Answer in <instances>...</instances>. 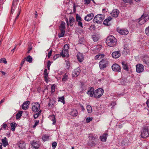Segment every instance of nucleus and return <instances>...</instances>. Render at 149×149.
Instances as JSON below:
<instances>
[{"label": "nucleus", "mask_w": 149, "mask_h": 149, "mask_svg": "<svg viewBox=\"0 0 149 149\" xmlns=\"http://www.w3.org/2000/svg\"><path fill=\"white\" fill-rule=\"evenodd\" d=\"M104 18V16L102 15H97L95 16L93 20L95 22L100 24L102 22Z\"/></svg>", "instance_id": "7ed1b4c3"}, {"label": "nucleus", "mask_w": 149, "mask_h": 149, "mask_svg": "<svg viewBox=\"0 0 149 149\" xmlns=\"http://www.w3.org/2000/svg\"><path fill=\"white\" fill-rule=\"evenodd\" d=\"M20 12H21V10L20 9L19 10V11L18 13H17V16L16 17V18H15V20L14 21V22H15L16 20L18 18L19 16V14L20 13Z\"/></svg>", "instance_id": "5fc2aeb1"}, {"label": "nucleus", "mask_w": 149, "mask_h": 149, "mask_svg": "<svg viewBox=\"0 0 149 149\" xmlns=\"http://www.w3.org/2000/svg\"><path fill=\"white\" fill-rule=\"evenodd\" d=\"M112 70L115 72H120L121 68L120 66L117 64H114L112 66Z\"/></svg>", "instance_id": "6e6552de"}, {"label": "nucleus", "mask_w": 149, "mask_h": 149, "mask_svg": "<svg viewBox=\"0 0 149 149\" xmlns=\"http://www.w3.org/2000/svg\"><path fill=\"white\" fill-rule=\"evenodd\" d=\"M102 46L101 45H97L96 46V48L97 49L100 51L102 48Z\"/></svg>", "instance_id": "603ef678"}, {"label": "nucleus", "mask_w": 149, "mask_h": 149, "mask_svg": "<svg viewBox=\"0 0 149 149\" xmlns=\"http://www.w3.org/2000/svg\"><path fill=\"white\" fill-rule=\"evenodd\" d=\"M68 74H69L68 73H66L64 75L62 79V81H65L67 80L69 78Z\"/></svg>", "instance_id": "c85d7f7f"}, {"label": "nucleus", "mask_w": 149, "mask_h": 149, "mask_svg": "<svg viewBox=\"0 0 149 149\" xmlns=\"http://www.w3.org/2000/svg\"><path fill=\"white\" fill-rule=\"evenodd\" d=\"M52 91V92H54L55 91V86L53 85L51 87Z\"/></svg>", "instance_id": "13d9d810"}, {"label": "nucleus", "mask_w": 149, "mask_h": 149, "mask_svg": "<svg viewBox=\"0 0 149 149\" xmlns=\"http://www.w3.org/2000/svg\"><path fill=\"white\" fill-rule=\"evenodd\" d=\"M149 136L148 129L147 128H143L141 131V136L142 138H146Z\"/></svg>", "instance_id": "423d86ee"}, {"label": "nucleus", "mask_w": 149, "mask_h": 149, "mask_svg": "<svg viewBox=\"0 0 149 149\" xmlns=\"http://www.w3.org/2000/svg\"><path fill=\"white\" fill-rule=\"evenodd\" d=\"M57 143L56 142H54L52 143V145L53 148L55 149L57 146Z\"/></svg>", "instance_id": "3c124183"}, {"label": "nucleus", "mask_w": 149, "mask_h": 149, "mask_svg": "<svg viewBox=\"0 0 149 149\" xmlns=\"http://www.w3.org/2000/svg\"><path fill=\"white\" fill-rule=\"evenodd\" d=\"M120 55L121 54L119 51L113 52L112 54L113 57L115 58H118Z\"/></svg>", "instance_id": "9b49d317"}, {"label": "nucleus", "mask_w": 149, "mask_h": 149, "mask_svg": "<svg viewBox=\"0 0 149 149\" xmlns=\"http://www.w3.org/2000/svg\"><path fill=\"white\" fill-rule=\"evenodd\" d=\"M106 42L108 46L113 47L116 45L117 40L113 36H110L107 38Z\"/></svg>", "instance_id": "f257e3e1"}, {"label": "nucleus", "mask_w": 149, "mask_h": 149, "mask_svg": "<svg viewBox=\"0 0 149 149\" xmlns=\"http://www.w3.org/2000/svg\"><path fill=\"white\" fill-rule=\"evenodd\" d=\"M104 93V90L101 88H99L95 91L94 97L96 98L100 97Z\"/></svg>", "instance_id": "20e7f679"}, {"label": "nucleus", "mask_w": 149, "mask_h": 149, "mask_svg": "<svg viewBox=\"0 0 149 149\" xmlns=\"http://www.w3.org/2000/svg\"><path fill=\"white\" fill-rule=\"evenodd\" d=\"M30 104V102L29 101H26L24 102L22 105V108L24 110H26L29 108V106Z\"/></svg>", "instance_id": "f8f14e48"}, {"label": "nucleus", "mask_w": 149, "mask_h": 149, "mask_svg": "<svg viewBox=\"0 0 149 149\" xmlns=\"http://www.w3.org/2000/svg\"><path fill=\"white\" fill-rule=\"evenodd\" d=\"M112 19L111 17H109L105 19L103 21V24L105 25H108L109 22Z\"/></svg>", "instance_id": "393cba45"}, {"label": "nucleus", "mask_w": 149, "mask_h": 149, "mask_svg": "<svg viewBox=\"0 0 149 149\" xmlns=\"http://www.w3.org/2000/svg\"><path fill=\"white\" fill-rule=\"evenodd\" d=\"M145 32L146 34L148 36H149V27L146 28L145 29Z\"/></svg>", "instance_id": "de8ad7c7"}, {"label": "nucleus", "mask_w": 149, "mask_h": 149, "mask_svg": "<svg viewBox=\"0 0 149 149\" xmlns=\"http://www.w3.org/2000/svg\"><path fill=\"white\" fill-rule=\"evenodd\" d=\"M136 69L137 72H141L144 70V66L141 64H137L136 66Z\"/></svg>", "instance_id": "1a4fd4ad"}, {"label": "nucleus", "mask_w": 149, "mask_h": 149, "mask_svg": "<svg viewBox=\"0 0 149 149\" xmlns=\"http://www.w3.org/2000/svg\"><path fill=\"white\" fill-rule=\"evenodd\" d=\"M86 108L88 113H91L92 111V109L91 106L88 105L87 106Z\"/></svg>", "instance_id": "72a5a7b5"}, {"label": "nucleus", "mask_w": 149, "mask_h": 149, "mask_svg": "<svg viewBox=\"0 0 149 149\" xmlns=\"http://www.w3.org/2000/svg\"><path fill=\"white\" fill-rule=\"evenodd\" d=\"M51 119L52 121H53V123L52 124L53 125H55V123H56V120L55 117V116L54 115L52 116H51Z\"/></svg>", "instance_id": "e433bc0d"}, {"label": "nucleus", "mask_w": 149, "mask_h": 149, "mask_svg": "<svg viewBox=\"0 0 149 149\" xmlns=\"http://www.w3.org/2000/svg\"><path fill=\"white\" fill-rule=\"evenodd\" d=\"M59 56V54L55 55L53 57V59L54 60H55L57 59Z\"/></svg>", "instance_id": "4d7b16f0"}, {"label": "nucleus", "mask_w": 149, "mask_h": 149, "mask_svg": "<svg viewBox=\"0 0 149 149\" xmlns=\"http://www.w3.org/2000/svg\"><path fill=\"white\" fill-rule=\"evenodd\" d=\"M18 145L20 149H25V144L22 141H20L18 143Z\"/></svg>", "instance_id": "a211bd4d"}, {"label": "nucleus", "mask_w": 149, "mask_h": 149, "mask_svg": "<svg viewBox=\"0 0 149 149\" xmlns=\"http://www.w3.org/2000/svg\"><path fill=\"white\" fill-rule=\"evenodd\" d=\"M139 23L141 25L144 24L146 21L143 18H142V16L139 18Z\"/></svg>", "instance_id": "7c9ffc66"}, {"label": "nucleus", "mask_w": 149, "mask_h": 149, "mask_svg": "<svg viewBox=\"0 0 149 149\" xmlns=\"http://www.w3.org/2000/svg\"><path fill=\"white\" fill-rule=\"evenodd\" d=\"M104 56V54H98L95 57V60L100 59L103 58Z\"/></svg>", "instance_id": "473e14b6"}, {"label": "nucleus", "mask_w": 149, "mask_h": 149, "mask_svg": "<svg viewBox=\"0 0 149 149\" xmlns=\"http://www.w3.org/2000/svg\"><path fill=\"white\" fill-rule=\"evenodd\" d=\"M108 134H104L102 136H100L101 139L103 141H105L107 138Z\"/></svg>", "instance_id": "bb28decb"}, {"label": "nucleus", "mask_w": 149, "mask_h": 149, "mask_svg": "<svg viewBox=\"0 0 149 149\" xmlns=\"http://www.w3.org/2000/svg\"><path fill=\"white\" fill-rule=\"evenodd\" d=\"M79 42L80 44H83L84 43V41L83 40V39H80L79 41Z\"/></svg>", "instance_id": "69168bd1"}, {"label": "nucleus", "mask_w": 149, "mask_h": 149, "mask_svg": "<svg viewBox=\"0 0 149 149\" xmlns=\"http://www.w3.org/2000/svg\"><path fill=\"white\" fill-rule=\"evenodd\" d=\"M109 61L107 59H102L99 62V65L100 69H104L108 65Z\"/></svg>", "instance_id": "f03ea898"}, {"label": "nucleus", "mask_w": 149, "mask_h": 149, "mask_svg": "<svg viewBox=\"0 0 149 149\" xmlns=\"http://www.w3.org/2000/svg\"><path fill=\"white\" fill-rule=\"evenodd\" d=\"M48 105L49 107H53L54 106V104L53 103L52 101L51 100H50Z\"/></svg>", "instance_id": "49530a36"}, {"label": "nucleus", "mask_w": 149, "mask_h": 149, "mask_svg": "<svg viewBox=\"0 0 149 149\" xmlns=\"http://www.w3.org/2000/svg\"><path fill=\"white\" fill-rule=\"evenodd\" d=\"M82 20L81 21H79L77 22H78V25L79 26H80L81 27V28H83V24L82 23Z\"/></svg>", "instance_id": "c03bdc74"}, {"label": "nucleus", "mask_w": 149, "mask_h": 149, "mask_svg": "<svg viewBox=\"0 0 149 149\" xmlns=\"http://www.w3.org/2000/svg\"><path fill=\"white\" fill-rule=\"evenodd\" d=\"M47 70L45 69L44 70L43 73V75L45 78V80L47 83H48V79H49V77H48V73L47 72Z\"/></svg>", "instance_id": "dca6fc26"}, {"label": "nucleus", "mask_w": 149, "mask_h": 149, "mask_svg": "<svg viewBox=\"0 0 149 149\" xmlns=\"http://www.w3.org/2000/svg\"><path fill=\"white\" fill-rule=\"evenodd\" d=\"M93 41L94 42H97L99 39L98 37L95 35L93 36Z\"/></svg>", "instance_id": "79ce46f5"}, {"label": "nucleus", "mask_w": 149, "mask_h": 149, "mask_svg": "<svg viewBox=\"0 0 149 149\" xmlns=\"http://www.w3.org/2000/svg\"><path fill=\"white\" fill-rule=\"evenodd\" d=\"M143 62L147 65H149V57L147 56H145L143 59Z\"/></svg>", "instance_id": "4be33fe9"}, {"label": "nucleus", "mask_w": 149, "mask_h": 149, "mask_svg": "<svg viewBox=\"0 0 149 149\" xmlns=\"http://www.w3.org/2000/svg\"><path fill=\"white\" fill-rule=\"evenodd\" d=\"M32 145L36 149H38L40 146V145L37 141L33 142L32 143Z\"/></svg>", "instance_id": "a878e982"}, {"label": "nucleus", "mask_w": 149, "mask_h": 149, "mask_svg": "<svg viewBox=\"0 0 149 149\" xmlns=\"http://www.w3.org/2000/svg\"><path fill=\"white\" fill-rule=\"evenodd\" d=\"M39 120H35V124L33 126V128H35L36 126L38 125L39 123Z\"/></svg>", "instance_id": "a18cd8bd"}, {"label": "nucleus", "mask_w": 149, "mask_h": 149, "mask_svg": "<svg viewBox=\"0 0 149 149\" xmlns=\"http://www.w3.org/2000/svg\"><path fill=\"white\" fill-rule=\"evenodd\" d=\"M25 61V60L24 59L23 60H22V62H21V64H20L21 66L20 67V68H21L22 67V66L24 64Z\"/></svg>", "instance_id": "e2e57ef3"}, {"label": "nucleus", "mask_w": 149, "mask_h": 149, "mask_svg": "<svg viewBox=\"0 0 149 149\" xmlns=\"http://www.w3.org/2000/svg\"><path fill=\"white\" fill-rule=\"evenodd\" d=\"M17 0H13V4H12V8H11V12H12L13 6L15 5V4H16V2L17 1Z\"/></svg>", "instance_id": "8fccbe9b"}, {"label": "nucleus", "mask_w": 149, "mask_h": 149, "mask_svg": "<svg viewBox=\"0 0 149 149\" xmlns=\"http://www.w3.org/2000/svg\"><path fill=\"white\" fill-rule=\"evenodd\" d=\"M52 54V51L51 50L50 52H49L47 56L48 58H49L51 56Z\"/></svg>", "instance_id": "680f3d73"}, {"label": "nucleus", "mask_w": 149, "mask_h": 149, "mask_svg": "<svg viewBox=\"0 0 149 149\" xmlns=\"http://www.w3.org/2000/svg\"><path fill=\"white\" fill-rule=\"evenodd\" d=\"M2 62L4 63L5 64L7 63V62L5 58H2L0 59V63Z\"/></svg>", "instance_id": "37998d69"}, {"label": "nucleus", "mask_w": 149, "mask_h": 149, "mask_svg": "<svg viewBox=\"0 0 149 149\" xmlns=\"http://www.w3.org/2000/svg\"><path fill=\"white\" fill-rule=\"evenodd\" d=\"M75 19L73 17H70L69 19V25L71 26H72L73 25V23Z\"/></svg>", "instance_id": "412c9836"}, {"label": "nucleus", "mask_w": 149, "mask_h": 149, "mask_svg": "<svg viewBox=\"0 0 149 149\" xmlns=\"http://www.w3.org/2000/svg\"><path fill=\"white\" fill-rule=\"evenodd\" d=\"M76 20L77 22L82 20L81 17L78 14L76 15Z\"/></svg>", "instance_id": "a19ab883"}, {"label": "nucleus", "mask_w": 149, "mask_h": 149, "mask_svg": "<svg viewBox=\"0 0 149 149\" xmlns=\"http://www.w3.org/2000/svg\"><path fill=\"white\" fill-rule=\"evenodd\" d=\"M94 89L93 88H91L87 92L88 95L90 97H92L94 95Z\"/></svg>", "instance_id": "2eb2a0df"}, {"label": "nucleus", "mask_w": 149, "mask_h": 149, "mask_svg": "<svg viewBox=\"0 0 149 149\" xmlns=\"http://www.w3.org/2000/svg\"><path fill=\"white\" fill-rule=\"evenodd\" d=\"M92 119L93 118H87L86 119V122L87 123H88L89 122H90L92 120Z\"/></svg>", "instance_id": "864d4df0"}, {"label": "nucleus", "mask_w": 149, "mask_h": 149, "mask_svg": "<svg viewBox=\"0 0 149 149\" xmlns=\"http://www.w3.org/2000/svg\"><path fill=\"white\" fill-rule=\"evenodd\" d=\"M58 101H61V102L63 103V104H64V97L62 96L61 97H59Z\"/></svg>", "instance_id": "ea45409f"}, {"label": "nucleus", "mask_w": 149, "mask_h": 149, "mask_svg": "<svg viewBox=\"0 0 149 149\" xmlns=\"http://www.w3.org/2000/svg\"><path fill=\"white\" fill-rule=\"evenodd\" d=\"M125 3H130L132 2V0H123Z\"/></svg>", "instance_id": "bf43d9fd"}, {"label": "nucleus", "mask_w": 149, "mask_h": 149, "mask_svg": "<svg viewBox=\"0 0 149 149\" xmlns=\"http://www.w3.org/2000/svg\"><path fill=\"white\" fill-rule=\"evenodd\" d=\"M22 111H20L17 114L16 119H18L20 117L22 116Z\"/></svg>", "instance_id": "58836bf2"}, {"label": "nucleus", "mask_w": 149, "mask_h": 149, "mask_svg": "<svg viewBox=\"0 0 149 149\" xmlns=\"http://www.w3.org/2000/svg\"><path fill=\"white\" fill-rule=\"evenodd\" d=\"M32 57L30 56H28L26 58V60L29 63H31L32 61Z\"/></svg>", "instance_id": "4c0bfd02"}, {"label": "nucleus", "mask_w": 149, "mask_h": 149, "mask_svg": "<svg viewBox=\"0 0 149 149\" xmlns=\"http://www.w3.org/2000/svg\"><path fill=\"white\" fill-rule=\"evenodd\" d=\"M2 142L3 143V145L4 147H6L8 145L7 139L6 137L2 139Z\"/></svg>", "instance_id": "b1692460"}, {"label": "nucleus", "mask_w": 149, "mask_h": 149, "mask_svg": "<svg viewBox=\"0 0 149 149\" xmlns=\"http://www.w3.org/2000/svg\"><path fill=\"white\" fill-rule=\"evenodd\" d=\"M94 16V15L92 13H90L85 17L84 19L86 21H89L93 19Z\"/></svg>", "instance_id": "ddd939ff"}, {"label": "nucleus", "mask_w": 149, "mask_h": 149, "mask_svg": "<svg viewBox=\"0 0 149 149\" xmlns=\"http://www.w3.org/2000/svg\"><path fill=\"white\" fill-rule=\"evenodd\" d=\"M3 127L4 129L6 130V128L7 127V124L5 123H3Z\"/></svg>", "instance_id": "0e129e2a"}, {"label": "nucleus", "mask_w": 149, "mask_h": 149, "mask_svg": "<svg viewBox=\"0 0 149 149\" xmlns=\"http://www.w3.org/2000/svg\"><path fill=\"white\" fill-rule=\"evenodd\" d=\"M65 22L63 21H62L61 22V24L59 27L60 30L65 31Z\"/></svg>", "instance_id": "5701e85b"}, {"label": "nucleus", "mask_w": 149, "mask_h": 149, "mask_svg": "<svg viewBox=\"0 0 149 149\" xmlns=\"http://www.w3.org/2000/svg\"><path fill=\"white\" fill-rule=\"evenodd\" d=\"M146 103L148 107L149 108V99L146 102Z\"/></svg>", "instance_id": "774afa93"}, {"label": "nucleus", "mask_w": 149, "mask_h": 149, "mask_svg": "<svg viewBox=\"0 0 149 149\" xmlns=\"http://www.w3.org/2000/svg\"><path fill=\"white\" fill-rule=\"evenodd\" d=\"M69 48V45L68 44L65 45L64 46V50H67L68 51V49Z\"/></svg>", "instance_id": "09e8293b"}, {"label": "nucleus", "mask_w": 149, "mask_h": 149, "mask_svg": "<svg viewBox=\"0 0 149 149\" xmlns=\"http://www.w3.org/2000/svg\"><path fill=\"white\" fill-rule=\"evenodd\" d=\"M60 54L63 57H68L69 56L68 51L65 50H63V51L60 53Z\"/></svg>", "instance_id": "6ab92c4d"}, {"label": "nucleus", "mask_w": 149, "mask_h": 149, "mask_svg": "<svg viewBox=\"0 0 149 149\" xmlns=\"http://www.w3.org/2000/svg\"><path fill=\"white\" fill-rule=\"evenodd\" d=\"M32 49V46L31 44H29L28 45V49L31 50Z\"/></svg>", "instance_id": "052dcab7"}, {"label": "nucleus", "mask_w": 149, "mask_h": 149, "mask_svg": "<svg viewBox=\"0 0 149 149\" xmlns=\"http://www.w3.org/2000/svg\"><path fill=\"white\" fill-rule=\"evenodd\" d=\"M117 31L120 34L125 35L129 33V31L126 29H121L118 28L116 29Z\"/></svg>", "instance_id": "0eeeda50"}, {"label": "nucleus", "mask_w": 149, "mask_h": 149, "mask_svg": "<svg viewBox=\"0 0 149 149\" xmlns=\"http://www.w3.org/2000/svg\"><path fill=\"white\" fill-rule=\"evenodd\" d=\"M61 31V33L58 34V37L61 38L63 37L64 36L65 33V30H60Z\"/></svg>", "instance_id": "f704fd0d"}, {"label": "nucleus", "mask_w": 149, "mask_h": 149, "mask_svg": "<svg viewBox=\"0 0 149 149\" xmlns=\"http://www.w3.org/2000/svg\"><path fill=\"white\" fill-rule=\"evenodd\" d=\"M77 57L79 61L80 62L83 61L84 59V56L81 53H78L77 55Z\"/></svg>", "instance_id": "f3484780"}, {"label": "nucleus", "mask_w": 149, "mask_h": 149, "mask_svg": "<svg viewBox=\"0 0 149 149\" xmlns=\"http://www.w3.org/2000/svg\"><path fill=\"white\" fill-rule=\"evenodd\" d=\"M85 1L84 4L86 5L89 4L91 0H84Z\"/></svg>", "instance_id": "6e6d98bb"}, {"label": "nucleus", "mask_w": 149, "mask_h": 149, "mask_svg": "<svg viewBox=\"0 0 149 149\" xmlns=\"http://www.w3.org/2000/svg\"><path fill=\"white\" fill-rule=\"evenodd\" d=\"M119 13V11L116 9H115L113 10L111 14L113 17H118Z\"/></svg>", "instance_id": "4468645a"}, {"label": "nucleus", "mask_w": 149, "mask_h": 149, "mask_svg": "<svg viewBox=\"0 0 149 149\" xmlns=\"http://www.w3.org/2000/svg\"><path fill=\"white\" fill-rule=\"evenodd\" d=\"M122 64L123 65V69L127 71H128L129 69L127 63L125 61H123L122 63Z\"/></svg>", "instance_id": "cd10ccee"}, {"label": "nucleus", "mask_w": 149, "mask_h": 149, "mask_svg": "<svg viewBox=\"0 0 149 149\" xmlns=\"http://www.w3.org/2000/svg\"><path fill=\"white\" fill-rule=\"evenodd\" d=\"M32 109L33 111L36 112L38 111L40 109V106L39 103L38 102L32 103Z\"/></svg>", "instance_id": "39448f33"}, {"label": "nucleus", "mask_w": 149, "mask_h": 149, "mask_svg": "<svg viewBox=\"0 0 149 149\" xmlns=\"http://www.w3.org/2000/svg\"><path fill=\"white\" fill-rule=\"evenodd\" d=\"M142 18H143L147 21L149 19V15L147 14H144L142 15Z\"/></svg>", "instance_id": "2f4dec72"}, {"label": "nucleus", "mask_w": 149, "mask_h": 149, "mask_svg": "<svg viewBox=\"0 0 149 149\" xmlns=\"http://www.w3.org/2000/svg\"><path fill=\"white\" fill-rule=\"evenodd\" d=\"M51 65V62L49 61L47 63V67H50Z\"/></svg>", "instance_id": "338daca9"}, {"label": "nucleus", "mask_w": 149, "mask_h": 149, "mask_svg": "<svg viewBox=\"0 0 149 149\" xmlns=\"http://www.w3.org/2000/svg\"><path fill=\"white\" fill-rule=\"evenodd\" d=\"M70 115L72 116L76 117L78 114L77 111L74 109H72L70 113Z\"/></svg>", "instance_id": "aec40b11"}, {"label": "nucleus", "mask_w": 149, "mask_h": 149, "mask_svg": "<svg viewBox=\"0 0 149 149\" xmlns=\"http://www.w3.org/2000/svg\"><path fill=\"white\" fill-rule=\"evenodd\" d=\"M49 136L47 135H44L42 137V139L44 141H47L49 139Z\"/></svg>", "instance_id": "c9c22d12"}, {"label": "nucleus", "mask_w": 149, "mask_h": 149, "mask_svg": "<svg viewBox=\"0 0 149 149\" xmlns=\"http://www.w3.org/2000/svg\"><path fill=\"white\" fill-rule=\"evenodd\" d=\"M10 126L11 128V130L14 131L15 130L16 127L17 126V124L15 123H11Z\"/></svg>", "instance_id": "c756f323"}, {"label": "nucleus", "mask_w": 149, "mask_h": 149, "mask_svg": "<svg viewBox=\"0 0 149 149\" xmlns=\"http://www.w3.org/2000/svg\"><path fill=\"white\" fill-rule=\"evenodd\" d=\"M81 70L79 68H78L74 69L72 72V75L73 77H76L78 76L80 74Z\"/></svg>", "instance_id": "9d476101"}]
</instances>
